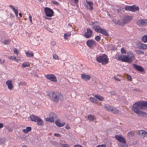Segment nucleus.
Segmentation results:
<instances>
[{"mask_svg": "<svg viewBox=\"0 0 147 147\" xmlns=\"http://www.w3.org/2000/svg\"><path fill=\"white\" fill-rule=\"evenodd\" d=\"M13 10L14 11V12L15 13H17L18 12V9H15V8H13Z\"/></svg>", "mask_w": 147, "mask_h": 147, "instance_id": "8fccbe9b", "label": "nucleus"}, {"mask_svg": "<svg viewBox=\"0 0 147 147\" xmlns=\"http://www.w3.org/2000/svg\"><path fill=\"white\" fill-rule=\"evenodd\" d=\"M96 23H98L96 21L95 22H92V25H93V28L94 29V31L96 32L100 33L105 36H108L109 34L107 32V30L103 29L99 26H96Z\"/></svg>", "mask_w": 147, "mask_h": 147, "instance_id": "20e7f679", "label": "nucleus"}, {"mask_svg": "<svg viewBox=\"0 0 147 147\" xmlns=\"http://www.w3.org/2000/svg\"><path fill=\"white\" fill-rule=\"evenodd\" d=\"M22 147H27V146L25 145H24L22 146Z\"/></svg>", "mask_w": 147, "mask_h": 147, "instance_id": "69168bd1", "label": "nucleus"}, {"mask_svg": "<svg viewBox=\"0 0 147 147\" xmlns=\"http://www.w3.org/2000/svg\"><path fill=\"white\" fill-rule=\"evenodd\" d=\"M137 24L140 26H146L147 25V20L145 19L139 20L137 21Z\"/></svg>", "mask_w": 147, "mask_h": 147, "instance_id": "2eb2a0df", "label": "nucleus"}, {"mask_svg": "<svg viewBox=\"0 0 147 147\" xmlns=\"http://www.w3.org/2000/svg\"><path fill=\"white\" fill-rule=\"evenodd\" d=\"M6 128L7 130L9 132H12L13 131L12 128L9 127H6Z\"/></svg>", "mask_w": 147, "mask_h": 147, "instance_id": "ea45409f", "label": "nucleus"}, {"mask_svg": "<svg viewBox=\"0 0 147 147\" xmlns=\"http://www.w3.org/2000/svg\"><path fill=\"white\" fill-rule=\"evenodd\" d=\"M71 35V33L70 32H68L67 33H65L64 34V37L65 39H68L67 36H69Z\"/></svg>", "mask_w": 147, "mask_h": 147, "instance_id": "c756f323", "label": "nucleus"}, {"mask_svg": "<svg viewBox=\"0 0 147 147\" xmlns=\"http://www.w3.org/2000/svg\"><path fill=\"white\" fill-rule=\"evenodd\" d=\"M115 138L119 142V146L121 144H125V143H126L125 139L122 135H116Z\"/></svg>", "mask_w": 147, "mask_h": 147, "instance_id": "6e6552de", "label": "nucleus"}, {"mask_svg": "<svg viewBox=\"0 0 147 147\" xmlns=\"http://www.w3.org/2000/svg\"><path fill=\"white\" fill-rule=\"evenodd\" d=\"M87 45L90 48H92L96 45V42L94 40L90 39L88 40L86 42Z\"/></svg>", "mask_w": 147, "mask_h": 147, "instance_id": "f8f14e48", "label": "nucleus"}, {"mask_svg": "<svg viewBox=\"0 0 147 147\" xmlns=\"http://www.w3.org/2000/svg\"><path fill=\"white\" fill-rule=\"evenodd\" d=\"M138 133L139 136L142 138H144L146 136V131L144 130H138Z\"/></svg>", "mask_w": 147, "mask_h": 147, "instance_id": "f3484780", "label": "nucleus"}, {"mask_svg": "<svg viewBox=\"0 0 147 147\" xmlns=\"http://www.w3.org/2000/svg\"><path fill=\"white\" fill-rule=\"evenodd\" d=\"M61 147H69V145L67 144H62L61 145Z\"/></svg>", "mask_w": 147, "mask_h": 147, "instance_id": "37998d69", "label": "nucleus"}, {"mask_svg": "<svg viewBox=\"0 0 147 147\" xmlns=\"http://www.w3.org/2000/svg\"><path fill=\"white\" fill-rule=\"evenodd\" d=\"M44 11L46 16L48 17H51L53 15L54 12L53 10L49 8L45 7Z\"/></svg>", "mask_w": 147, "mask_h": 147, "instance_id": "9d476101", "label": "nucleus"}, {"mask_svg": "<svg viewBox=\"0 0 147 147\" xmlns=\"http://www.w3.org/2000/svg\"><path fill=\"white\" fill-rule=\"evenodd\" d=\"M11 40L10 39L4 40L3 43L5 45H8L10 44Z\"/></svg>", "mask_w": 147, "mask_h": 147, "instance_id": "c85d7f7f", "label": "nucleus"}, {"mask_svg": "<svg viewBox=\"0 0 147 147\" xmlns=\"http://www.w3.org/2000/svg\"><path fill=\"white\" fill-rule=\"evenodd\" d=\"M13 52L14 53L16 54L17 55H18V50L16 48H15L14 50L13 51Z\"/></svg>", "mask_w": 147, "mask_h": 147, "instance_id": "09e8293b", "label": "nucleus"}, {"mask_svg": "<svg viewBox=\"0 0 147 147\" xmlns=\"http://www.w3.org/2000/svg\"><path fill=\"white\" fill-rule=\"evenodd\" d=\"M74 147H83L82 146L79 145H75L74 146Z\"/></svg>", "mask_w": 147, "mask_h": 147, "instance_id": "6e6d98bb", "label": "nucleus"}, {"mask_svg": "<svg viewBox=\"0 0 147 147\" xmlns=\"http://www.w3.org/2000/svg\"><path fill=\"white\" fill-rule=\"evenodd\" d=\"M142 39L144 42H147V34L143 36Z\"/></svg>", "mask_w": 147, "mask_h": 147, "instance_id": "7c9ffc66", "label": "nucleus"}, {"mask_svg": "<svg viewBox=\"0 0 147 147\" xmlns=\"http://www.w3.org/2000/svg\"><path fill=\"white\" fill-rule=\"evenodd\" d=\"M128 136L130 137H133L134 135V133L133 131H131L128 133Z\"/></svg>", "mask_w": 147, "mask_h": 147, "instance_id": "f704fd0d", "label": "nucleus"}, {"mask_svg": "<svg viewBox=\"0 0 147 147\" xmlns=\"http://www.w3.org/2000/svg\"><path fill=\"white\" fill-rule=\"evenodd\" d=\"M65 128L67 129H70V128L69 126H66Z\"/></svg>", "mask_w": 147, "mask_h": 147, "instance_id": "13d9d810", "label": "nucleus"}, {"mask_svg": "<svg viewBox=\"0 0 147 147\" xmlns=\"http://www.w3.org/2000/svg\"><path fill=\"white\" fill-rule=\"evenodd\" d=\"M96 147H107L104 144L98 145Z\"/></svg>", "mask_w": 147, "mask_h": 147, "instance_id": "de8ad7c7", "label": "nucleus"}, {"mask_svg": "<svg viewBox=\"0 0 147 147\" xmlns=\"http://www.w3.org/2000/svg\"><path fill=\"white\" fill-rule=\"evenodd\" d=\"M12 82V81L10 80H7L6 82V84L7 85L8 88L10 90H11L13 88Z\"/></svg>", "mask_w": 147, "mask_h": 147, "instance_id": "aec40b11", "label": "nucleus"}, {"mask_svg": "<svg viewBox=\"0 0 147 147\" xmlns=\"http://www.w3.org/2000/svg\"><path fill=\"white\" fill-rule=\"evenodd\" d=\"M114 79H115L116 80L118 81H121V80L119 79V78L117 77H114Z\"/></svg>", "mask_w": 147, "mask_h": 147, "instance_id": "5fc2aeb1", "label": "nucleus"}, {"mask_svg": "<svg viewBox=\"0 0 147 147\" xmlns=\"http://www.w3.org/2000/svg\"><path fill=\"white\" fill-rule=\"evenodd\" d=\"M119 147H128V146L126 144V143H125V144H123L121 145H119Z\"/></svg>", "mask_w": 147, "mask_h": 147, "instance_id": "79ce46f5", "label": "nucleus"}, {"mask_svg": "<svg viewBox=\"0 0 147 147\" xmlns=\"http://www.w3.org/2000/svg\"><path fill=\"white\" fill-rule=\"evenodd\" d=\"M93 96L96 98L98 99L100 101H102L103 100H104V98L100 95H98V94H96L94 95H93Z\"/></svg>", "mask_w": 147, "mask_h": 147, "instance_id": "b1692460", "label": "nucleus"}, {"mask_svg": "<svg viewBox=\"0 0 147 147\" xmlns=\"http://www.w3.org/2000/svg\"><path fill=\"white\" fill-rule=\"evenodd\" d=\"M104 108L107 111L111 112L112 107L109 105L105 104L104 105Z\"/></svg>", "mask_w": 147, "mask_h": 147, "instance_id": "393cba45", "label": "nucleus"}, {"mask_svg": "<svg viewBox=\"0 0 147 147\" xmlns=\"http://www.w3.org/2000/svg\"><path fill=\"white\" fill-rule=\"evenodd\" d=\"M86 4L85 6L88 9L92 10L93 9V6L94 5L93 2L92 1H89L88 0L86 1Z\"/></svg>", "mask_w": 147, "mask_h": 147, "instance_id": "ddd939ff", "label": "nucleus"}, {"mask_svg": "<svg viewBox=\"0 0 147 147\" xmlns=\"http://www.w3.org/2000/svg\"><path fill=\"white\" fill-rule=\"evenodd\" d=\"M29 20L30 22L32 23V17L31 15H30L29 16Z\"/></svg>", "mask_w": 147, "mask_h": 147, "instance_id": "3c124183", "label": "nucleus"}, {"mask_svg": "<svg viewBox=\"0 0 147 147\" xmlns=\"http://www.w3.org/2000/svg\"><path fill=\"white\" fill-rule=\"evenodd\" d=\"M121 53L123 54H125L126 53V51L124 48H122L121 49Z\"/></svg>", "mask_w": 147, "mask_h": 147, "instance_id": "4c0bfd02", "label": "nucleus"}, {"mask_svg": "<svg viewBox=\"0 0 147 147\" xmlns=\"http://www.w3.org/2000/svg\"><path fill=\"white\" fill-rule=\"evenodd\" d=\"M125 9L126 11H129L133 12L139 10V8L138 6L134 5L132 6L126 5L125 6Z\"/></svg>", "mask_w": 147, "mask_h": 147, "instance_id": "0eeeda50", "label": "nucleus"}, {"mask_svg": "<svg viewBox=\"0 0 147 147\" xmlns=\"http://www.w3.org/2000/svg\"><path fill=\"white\" fill-rule=\"evenodd\" d=\"M111 112L113 113L117 114L119 113V110L118 109L117 107H112V109H111Z\"/></svg>", "mask_w": 147, "mask_h": 147, "instance_id": "4be33fe9", "label": "nucleus"}, {"mask_svg": "<svg viewBox=\"0 0 147 147\" xmlns=\"http://www.w3.org/2000/svg\"><path fill=\"white\" fill-rule=\"evenodd\" d=\"M139 49L144 50H145L147 49V46L145 44L139 42L138 44Z\"/></svg>", "mask_w": 147, "mask_h": 147, "instance_id": "6ab92c4d", "label": "nucleus"}, {"mask_svg": "<svg viewBox=\"0 0 147 147\" xmlns=\"http://www.w3.org/2000/svg\"><path fill=\"white\" fill-rule=\"evenodd\" d=\"M53 58L55 59H59V56L58 55L56 54H54L53 55Z\"/></svg>", "mask_w": 147, "mask_h": 147, "instance_id": "e433bc0d", "label": "nucleus"}, {"mask_svg": "<svg viewBox=\"0 0 147 147\" xmlns=\"http://www.w3.org/2000/svg\"><path fill=\"white\" fill-rule=\"evenodd\" d=\"M45 77L48 79L54 82L57 81V78L53 74H48L45 75Z\"/></svg>", "mask_w": 147, "mask_h": 147, "instance_id": "9b49d317", "label": "nucleus"}, {"mask_svg": "<svg viewBox=\"0 0 147 147\" xmlns=\"http://www.w3.org/2000/svg\"><path fill=\"white\" fill-rule=\"evenodd\" d=\"M115 59L118 61H121L122 62L131 63L132 61L134 59L135 57L133 54L130 52L126 55L119 54H116Z\"/></svg>", "mask_w": 147, "mask_h": 147, "instance_id": "f03ea898", "label": "nucleus"}, {"mask_svg": "<svg viewBox=\"0 0 147 147\" xmlns=\"http://www.w3.org/2000/svg\"><path fill=\"white\" fill-rule=\"evenodd\" d=\"M132 18L133 17L132 16H127L125 17L124 18V20L126 22H128L131 21L132 20Z\"/></svg>", "mask_w": 147, "mask_h": 147, "instance_id": "5701e85b", "label": "nucleus"}, {"mask_svg": "<svg viewBox=\"0 0 147 147\" xmlns=\"http://www.w3.org/2000/svg\"><path fill=\"white\" fill-rule=\"evenodd\" d=\"M109 59L107 56L105 54H102L97 57L96 60L99 63H101L102 65H106L108 62Z\"/></svg>", "mask_w": 147, "mask_h": 147, "instance_id": "39448f33", "label": "nucleus"}, {"mask_svg": "<svg viewBox=\"0 0 147 147\" xmlns=\"http://www.w3.org/2000/svg\"><path fill=\"white\" fill-rule=\"evenodd\" d=\"M53 143L54 144H55V145H57V143L55 142H53Z\"/></svg>", "mask_w": 147, "mask_h": 147, "instance_id": "680f3d73", "label": "nucleus"}, {"mask_svg": "<svg viewBox=\"0 0 147 147\" xmlns=\"http://www.w3.org/2000/svg\"><path fill=\"white\" fill-rule=\"evenodd\" d=\"M39 1H40L41 0H38Z\"/></svg>", "mask_w": 147, "mask_h": 147, "instance_id": "774afa93", "label": "nucleus"}, {"mask_svg": "<svg viewBox=\"0 0 147 147\" xmlns=\"http://www.w3.org/2000/svg\"><path fill=\"white\" fill-rule=\"evenodd\" d=\"M147 107V101H141L135 103L132 109V111L138 115L144 114V112L141 110H145Z\"/></svg>", "mask_w": 147, "mask_h": 147, "instance_id": "f257e3e1", "label": "nucleus"}, {"mask_svg": "<svg viewBox=\"0 0 147 147\" xmlns=\"http://www.w3.org/2000/svg\"><path fill=\"white\" fill-rule=\"evenodd\" d=\"M132 65L133 67L136 70L141 72H143L144 71V69L142 66L135 64H133Z\"/></svg>", "mask_w": 147, "mask_h": 147, "instance_id": "dca6fc26", "label": "nucleus"}, {"mask_svg": "<svg viewBox=\"0 0 147 147\" xmlns=\"http://www.w3.org/2000/svg\"><path fill=\"white\" fill-rule=\"evenodd\" d=\"M19 15L20 17H22V15L21 13H19Z\"/></svg>", "mask_w": 147, "mask_h": 147, "instance_id": "052dcab7", "label": "nucleus"}, {"mask_svg": "<svg viewBox=\"0 0 147 147\" xmlns=\"http://www.w3.org/2000/svg\"><path fill=\"white\" fill-rule=\"evenodd\" d=\"M111 92V94L112 95H114L115 94H116V92L115 91H114V90L111 92Z\"/></svg>", "mask_w": 147, "mask_h": 147, "instance_id": "603ef678", "label": "nucleus"}, {"mask_svg": "<svg viewBox=\"0 0 147 147\" xmlns=\"http://www.w3.org/2000/svg\"><path fill=\"white\" fill-rule=\"evenodd\" d=\"M54 135L56 137H60L61 135L57 133L55 134Z\"/></svg>", "mask_w": 147, "mask_h": 147, "instance_id": "864d4df0", "label": "nucleus"}, {"mask_svg": "<svg viewBox=\"0 0 147 147\" xmlns=\"http://www.w3.org/2000/svg\"><path fill=\"white\" fill-rule=\"evenodd\" d=\"M52 3L57 6H58L59 5V3L58 2L56 1L55 0H53L52 1Z\"/></svg>", "mask_w": 147, "mask_h": 147, "instance_id": "58836bf2", "label": "nucleus"}, {"mask_svg": "<svg viewBox=\"0 0 147 147\" xmlns=\"http://www.w3.org/2000/svg\"><path fill=\"white\" fill-rule=\"evenodd\" d=\"M30 117L32 121L37 122L38 125L41 126L44 124V122L42 119L37 116L32 115L30 116Z\"/></svg>", "mask_w": 147, "mask_h": 147, "instance_id": "423d86ee", "label": "nucleus"}, {"mask_svg": "<svg viewBox=\"0 0 147 147\" xmlns=\"http://www.w3.org/2000/svg\"><path fill=\"white\" fill-rule=\"evenodd\" d=\"M20 84L21 85H26V83L24 82H20Z\"/></svg>", "mask_w": 147, "mask_h": 147, "instance_id": "49530a36", "label": "nucleus"}, {"mask_svg": "<svg viewBox=\"0 0 147 147\" xmlns=\"http://www.w3.org/2000/svg\"><path fill=\"white\" fill-rule=\"evenodd\" d=\"M51 44L52 46H54L56 45V43L55 41H52L51 43Z\"/></svg>", "mask_w": 147, "mask_h": 147, "instance_id": "c03bdc74", "label": "nucleus"}, {"mask_svg": "<svg viewBox=\"0 0 147 147\" xmlns=\"http://www.w3.org/2000/svg\"><path fill=\"white\" fill-rule=\"evenodd\" d=\"M9 7L10 8H12V9L13 10V8H15L13 7V6L12 5H9Z\"/></svg>", "mask_w": 147, "mask_h": 147, "instance_id": "bf43d9fd", "label": "nucleus"}, {"mask_svg": "<svg viewBox=\"0 0 147 147\" xmlns=\"http://www.w3.org/2000/svg\"><path fill=\"white\" fill-rule=\"evenodd\" d=\"M82 78L85 81H88L90 78V76L89 75L85 74H82L81 75Z\"/></svg>", "mask_w": 147, "mask_h": 147, "instance_id": "a211bd4d", "label": "nucleus"}, {"mask_svg": "<svg viewBox=\"0 0 147 147\" xmlns=\"http://www.w3.org/2000/svg\"><path fill=\"white\" fill-rule=\"evenodd\" d=\"M101 37L100 36H96L95 37V40L97 41H99Z\"/></svg>", "mask_w": 147, "mask_h": 147, "instance_id": "c9c22d12", "label": "nucleus"}, {"mask_svg": "<svg viewBox=\"0 0 147 147\" xmlns=\"http://www.w3.org/2000/svg\"><path fill=\"white\" fill-rule=\"evenodd\" d=\"M88 119L91 121H93L94 119V116L91 114L89 115H88Z\"/></svg>", "mask_w": 147, "mask_h": 147, "instance_id": "2f4dec72", "label": "nucleus"}, {"mask_svg": "<svg viewBox=\"0 0 147 147\" xmlns=\"http://www.w3.org/2000/svg\"><path fill=\"white\" fill-rule=\"evenodd\" d=\"M48 95L49 97L51 100L55 102H58L60 99H61L63 97V95L61 93L53 91L50 92L48 93Z\"/></svg>", "mask_w": 147, "mask_h": 147, "instance_id": "7ed1b4c3", "label": "nucleus"}, {"mask_svg": "<svg viewBox=\"0 0 147 147\" xmlns=\"http://www.w3.org/2000/svg\"><path fill=\"white\" fill-rule=\"evenodd\" d=\"M57 116L56 114L54 113H51L49 114V117L47 118L46 120L53 123L54 122V119H57Z\"/></svg>", "mask_w": 147, "mask_h": 147, "instance_id": "1a4fd4ad", "label": "nucleus"}, {"mask_svg": "<svg viewBox=\"0 0 147 147\" xmlns=\"http://www.w3.org/2000/svg\"><path fill=\"white\" fill-rule=\"evenodd\" d=\"M93 32L92 30L89 28L87 29L86 32H85L84 35V36L87 38H90Z\"/></svg>", "mask_w": 147, "mask_h": 147, "instance_id": "4468645a", "label": "nucleus"}, {"mask_svg": "<svg viewBox=\"0 0 147 147\" xmlns=\"http://www.w3.org/2000/svg\"><path fill=\"white\" fill-rule=\"evenodd\" d=\"M32 129L31 127H26V129H22V131L24 133L26 134L30 131Z\"/></svg>", "mask_w": 147, "mask_h": 147, "instance_id": "bb28decb", "label": "nucleus"}, {"mask_svg": "<svg viewBox=\"0 0 147 147\" xmlns=\"http://www.w3.org/2000/svg\"><path fill=\"white\" fill-rule=\"evenodd\" d=\"M68 26H71L72 28H73V27H72V25L70 24H68Z\"/></svg>", "mask_w": 147, "mask_h": 147, "instance_id": "e2e57ef3", "label": "nucleus"}, {"mask_svg": "<svg viewBox=\"0 0 147 147\" xmlns=\"http://www.w3.org/2000/svg\"><path fill=\"white\" fill-rule=\"evenodd\" d=\"M25 53L27 56L29 57H32L34 56V53L32 51H28L27 52H25Z\"/></svg>", "mask_w": 147, "mask_h": 147, "instance_id": "a878e982", "label": "nucleus"}, {"mask_svg": "<svg viewBox=\"0 0 147 147\" xmlns=\"http://www.w3.org/2000/svg\"><path fill=\"white\" fill-rule=\"evenodd\" d=\"M8 59H9L16 60V57L13 56H9L8 57Z\"/></svg>", "mask_w": 147, "mask_h": 147, "instance_id": "a19ab883", "label": "nucleus"}, {"mask_svg": "<svg viewBox=\"0 0 147 147\" xmlns=\"http://www.w3.org/2000/svg\"><path fill=\"white\" fill-rule=\"evenodd\" d=\"M146 136L147 137V132H146Z\"/></svg>", "mask_w": 147, "mask_h": 147, "instance_id": "338daca9", "label": "nucleus"}, {"mask_svg": "<svg viewBox=\"0 0 147 147\" xmlns=\"http://www.w3.org/2000/svg\"><path fill=\"white\" fill-rule=\"evenodd\" d=\"M55 123L56 125L59 127H62L64 126L65 124V122H63L61 123L59 121V119H57L55 121Z\"/></svg>", "mask_w": 147, "mask_h": 147, "instance_id": "412c9836", "label": "nucleus"}, {"mask_svg": "<svg viewBox=\"0 0 147 147\" xmlns=\"http://www.w3.org/2000/svg\"><path fill=\"white\" fill-rule=\"evenodd\" d=\"M127 78L128 80H131V76L130 75L128 74L127 76Z\"/></svg>", "mask_w": 147, "mask_h": 147, "instance_id": "a18cd8bd", "label": "nucleus"}, {"mask_svg": "<svg viewBox=\"0 0 147 147\" xmlns=\"http://www.w3.org/2000/svg\"><path fill=\"white\" fill-rule=\"evenodd\" d=\"M136 52L138 54V55L144 54V52L143 51L140 50H136Z\"/></svg>", "mask_w": 147, "mask_h": 147, "instance_id": "72a5a7b5", "label": "nucleus"}, {"mask_svg": "<svg viewBox=\"0 0 147 147\" xmlns=\"http://www.w3.org/2000/svg\"><path fill=\"white\" fill-rule=\"evenodd\" d=\"M30 64L28 62H25L23 63L22 64V67L23 68H25L27 67H29Z\"/></svg>", "mask_w": 147, "mask_h": 147, "instance_id": "cd10ccee", "label": "nucleus"}, {"mask_svg": "<svg viewBox=\"0 0 147 147\" xmlns=\"http://www.w3.org/2000/svg\"><path fill=\"white\" fill-rule=\"evenodd\" d=\"M89 98L90 100V101L93 103H95L97 101V100L94 98L90 97Z\"/></svg>", "mask_w": 147, "mask_h": 147, "instance_id": "473e14b6", "label": "nucleus"}, {"mask_svg": "<svg viewBox=\"0 0 147 147\" xmlns=\"http://www.w3.org/2000/svg\"><path fill=\"white\" fill-rule=\"evenodd\" d=\"M18 12H17V13H15V15H16V16L17 17V16H18Z\"/></svg>", "mask_w": 147, "mask_h": 147, "instance_id": "0e129e2a", "label": "nucleus"}, {"mask_svg": "<svg viewBox=\"0 0 147 147\" xmlns=\"http://www.w3.org/2000/svg\"><path fill=\"white\" fill-rule=\"evenodd\" d=\"M3 127V125L2 123H0V128H2Z\"/></svg>", "mask_w": 147, "mask_h": 147, "instance_id": "4d7b16f0", "label": "nucleus"}]
</instances>
